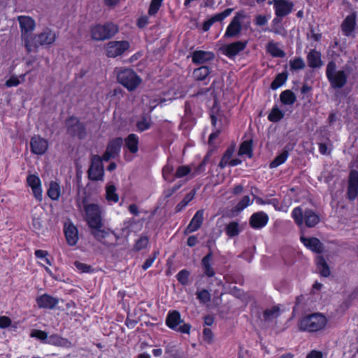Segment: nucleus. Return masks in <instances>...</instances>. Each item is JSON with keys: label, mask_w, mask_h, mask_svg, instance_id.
Listing matches in <instances>:
<instances>
[{"label": "nucleus", "mask_w": 358, "mask_h": 358, "mask_svg": "<svg viewBox=\"0 0 358 358\" xmlns=\"http://www.w3.org/2000/svg\"><path fill=\"white\" fill-rule=\"evenodd\" d=\"M328 320L322 313H314L301 318L299 322V328L301 331L317 332L324 329Z\"/></svg>", "instance_id": "nucleus-1"}, {"label": "nucleus", "mask_w": 358, "mask_h": 358, "mask_svg": "<svg viewBox=\"0 0 358 358\" xmlns=\"http://www.w3.org/2000/svg\"><path fill=\"white\" fill-rule=\"evenodd\" d=\"M292 217L299 227H313L320 222L319 216L310 209H303L301 206L296 207L292 212Z\"/></svg>", "instance_id": "nucleus-2"}, {"label": "nucleus", "mask_w": 358, "mask_h": 358, "mask_svg": "<svg viewBox=\"0 0 358 358\" xmlns=\"http://www.w3.org/2000/svg\"><path fill=\"white\" fill-rule=\"evenodd\" d=\"M57 38L56 33L47 28L38 34H35L29 41L31 46H26L27 52L36 50L41 45H50L55 43Z\"/></svg>", "instance_id": "nucleus-3"}, {"label": "nucleus", "mask_w": 358, "mask_h": 358, "mask_svg": "<svg viewBox=\"0 0 358 358\" xmlns=\"http://www.w3.org/2000/svg\"><path fill=\"white\" fill-rule=\"evenodd\" d=\"M112 152L108 147L106 153L103 155V158L94 155L91 159V166L88 171L89 178L91 180H102L103 176V167L102 161H108L111 157Z\"/></svg>", "instance_id": "nucleus-4"}, {"label": "nucleus", "mask_w": 358, "mask_h": 358, "mask_svg": "<svg viewBox=\"0 0 358 358\" xmlns=\"http://www.w3.org/2000/svg\"><path fill=\"white\" fill-rule=\"evenodd\" d=\"M327 78L334 88H341L347 82V73L345 70H336V65L330 62L326 71Z\"/></svg>", "instance_id": "nucleus-5"}, {"label": "nucleus", "mask_w": 358, "mask_h": 358, "mask_svg": "<svg viewBox=\"0 0 358 358\" xmlns=\"http://www.w3.org/2000/svg\"><path fill=\"white\" fill-rule=\"evenodd\" d=\"M20 24L21 38L24 43V47L31 46L29 41L34 36L32 31L35 29L36 22L34 20L27 15H20L17 17Z\"/></svg>", "instance_id": "nucleus-6"}, {"label": "nucleus", "mask_w": 358, "mask_h": 358, "mask_svg": "<svg viewBox=\"0 0 358 358\" xmlns=\"http://www.w3.org/2000/svg\"><path fill=\"white\" fill-rule=\"evenodd\" d=\"M207 160L208 157H206L203 162L196 166L194 165L179 166L174 173L175 178H182L187 177V179L189 180L196 177L205 171Z\"/></svg>", "instance_id": "nucleus-7"}, {"label": "nucleus", "mask_w": 358, "mask_h": 358, "mask_svg": "<svg viewBox=\"0 0 358 358\" xmlns=\"http://www.w3.org/2000/svg\"><path fill=\"white\" fill-rule=\"evenodd\" d=\"M117 80L129 90L136 89L141 83L140 77L131 69H123L118 72Z\"/></svg>", "instance_id": "nucleus-8"}, {"label": "nucleus", "mask_w": 358, "mask_h": 358, "mask_svg": "<svg viewBox=\"0 0 358 358\" xmlns=\"http://www.w3.org/2000/svg\"><path fill=\"white\" fill-rule=\"evenodd\" d=\"M247 18V15L244 11H238L232 18L231 21L227 26L224 38L237 37L241 32L244 20Z\"/></svg>", "instance_id": "nucleus-9"}, {"label": "nucleus", "mask_w": 358, "mask_h": 358, "mask_svg": "<svg viewBox=\"0 0 358 358\" xmlns=\"http://www.w3.org/2000/svg\"><path fill=\"white\" fill-rule=\"evenodd\" d=\"M166 324L173 330L182 334H189L191 325L184 323L178 311L169 312L166 317Z\"/></svg>", "instance_id": "nucleus-10"}, {"label": "nucleus", "mask_w": 358, "mask_h": 358, "mask_svg": "<svg viewBox=\"0 0 358 358\" xmlns=\"http://www.w3.org/2000/svg\"><path fill=\"white\" fill-rule=\"evenodd\" d=\"M86 220L90 228L101 226V212L96 204H89L85 207Z\"/></svg>", "instance_id": "nucleus-11"}, {"label": "nucleus", "mask_w": 358, "mask_h": 358, "mask_svg": "<svg viewBox=\"0 0 358 358\" xmlns=\"http://www.w3.org/2000/svg\"><path fill=\"white\" fill-rule=\"evenodd\" d=\"M27 186L31 189L32 194L36 201L43 200V188L41 178L37 174L29 173L26 178Z\"/></svg>", "instance_id": "nucleus-12"}, {"label": "nucleus", "mask_w": 358, "mask_h": 358, "mask_svg": "<svg viewBox=\"0 0 358 358\" xmlns=\"http://www.w3.org/2000/svg\"><path fill=\"white\" fill-rule=\"evenodd\" d=\"M68 133L73 136L83 138L85 136V129L76 117H71L66 121Z\"/></svg>", "instance_id": "nucleus-13"}, {"label": "nucleus", "mask_w": 358, "mask_h": 358, "mask_svg": "<svg viewBox=\"0 0 358 358\" xmlns=\"http://www.w3.org/2000/svg\"><path fill=\"white\" fill-rule=\"evenodd\" d=\"M111 32V24H97L92 27L91 34L94 40L103 41L110 37Z\"/></svg>", "instance_id": "nucleus-14"}, {"label": "nucleus", "mask_w": 358, "mask_h": 358, "mask_svg": "<svg viewBox=\"0 0 358 358\" xmlns=\"http://www.w3.org/2000/svg\"><path fill=\"white\" fill-rule=\"evenodd\" d=\"M273 7L278 17H284L289 14L293 8L292 2L287 0H273Z\"/></svg>", "instance_id": "nucleus-15"}, {"label": "nucleus", "mask_w": 358, "mask_h": 358, "mask_svg": "<svg viewBox=\"0 0 358 358\" xmlns=\"http://www.w3.org/2000/svg\"><path fill=\"white\" fill-rule=\"evenodd\" d=\"M247 45V41H236L230 44L224 45L222 50L224 55L228 57L236 56L241 51L243 50Z\"/></svg>", "instance_id": "nucleus-16"}, {"label": "nucleus", "mask_w": 358, "mask_h": 358, "mask_svg": "<svg viewBox=\"0 0 358 358\" xmlns=\"http://www.w3.org/2000/svg\"><path fill=\"white\" fill-rule=\"evenodd\" d=\"M268 219V216L266 213L259 211L251 215L250 224L253 229H260L267 224Z\"/></svg>", "instance_id": "nucleus-17"}, {"label": "nucleus", "mask_w": 358, "mask_h": 358, "mask_svg": "<svg viewBox=\"0 0 358 358\" xmlns=\"http://www.w3.org/2000/svg\"><path fill=\"white\" fill-rule=\"evenodd\" d=\"M64 231L69 245H75L78 241V231L76 226L71 222L64 224Z\"/></svg>", "instance_id": "nucleus-18"}, {"label": "nucleus", "mask_w": 358, "mask_h": 358, "mask_svg": "<svg viewBox=\"0 0 358 358\" xmlns=\"http://www.w3.org/2000/svg\"><path fill=\"white\" fill-rule=\"evenodd\" d=\"M356 14L355 13L348 15L341 24L343 34L345 36H353L356 27Z\"/></svg>", "instance_id": "nucleus-19"}, {"label": "nucleus", "mask_w": 358, "mask_h": 358, "mask_svg": "<svg viewBox=\"0 0 358 358\" xmlns=\"http://www.w3.org/2000/svg\"><path fill=\"white\" fill-rule=\"evenodd\" d=\"M48 148V141L40 137L34 136L31 140V149L32 152L36 155H43Z\"/></svg>", "instance_id": "nucleus-20"}, {"label": "nucleus", "mask_w": 358, "mask_h": 358, "mask_svg": "<svg viewBox=\"0 0 358 358\" xmlns=\"http://www.w3.org/2000/svg\"><path fill=\"white\" fill-rule=\"evenodd\" d=\"M36 301L38 308L47 309H53L59 302L57 298L46 294L38 296Z\"/></svg>", "instance_id": "nucleus-21"}, {"label": "nucleus", "mask_w": 358, "mask_h": 358, "mask_svg": "<svg viewBox=\"0 0 358 358\" xmlns=\"http://www.w3.org/2000/svg\"><path fill=\"white\" fill-rule=\"evenodd\" d=\"M348 194L350 200H354L358 194V172L357 171L353 170L350 172Z\"/></svg>", "instance_id": "nucleus-22"}, {"label": "nucleus", "mask_w": 358, "mask_h": 358, "mask_svg": "<svg viewBox=\"0 0 358 358\" xmlns=\"http://www.w3.org/2000/svg\"><path fill=\"white\" fill-rule=\"evenodd\" d=\"M235 148L234 147L229 148L225 153L224 154L220 164L219 166L222 169L224 168L226 166L229 165L231 166H235L241 163V161L239 159H231L233 154L234 152Z\"/></svg>", "instance_id": "nucleus-23"}, {"label": "nucleus", "mask_w": 358, "mask_h": 358, "mask_svg": "<svg viewBox=\"0 0 358 358\" xmlns=\"http://www.w3.org/2000/svg\"><path fill=\"white\" fill-rule=\"evenodd\" d=\"M215 55L212 52L196 50L192 54V62L194 64H200L213 59Z\"/></svg>", "instance_id": "nucleus-24"}, {"label": "nucleus", "mask_w": 358, "mask_h": 358, "mask_svg": "<svg viewBox=\"0 0 358 358\" xmlns=\"http://www.w3.org/2000/svg\"><path fill=\"white\" fill-rule=\"evenodd\" d=\"M301 241L303 245L311 251L320 253L322 251V244L319 239L316 238H306L304 236L301 237Z\"/></svg>", "instance_id": "nucleus-25"}, {"label": "nucleus", "mask_w": 358, "mask_h": 358, "mask_svg": "<svg viewBox=\"0 0 358 358\" xmlns=\"http://www.w3.org/2000/svg\"><path fill=\"white\" fill-rule=\"evenodd\" d=\"M203 220V210H198L192 217L190 223L187 226L185 232L192 233L200 228Z\"/></svg>", "instance_id": "nucleus-26"}, {"label": "nucleus", "mask_w": 358, "mask_h": 358, "mask_svg": "<svg viewBox=\"0 0 358 358\" xmlns=\"http://www.w3.org/2000/svg\"><path fill=\"white\" fill-rule=\"evenodd\" d=\"M61 187L56 181H51L47 189V194L53 201H57L61 196Z\"/></svg>", "instance_id": "nucleus-27"}, {"label": "nucleus", "mask_w": 358, "mask_h": 358, "mask_svg": "<svg viewBox=\"0 0 358 358\" xmlns=\"http://www.w3.org/2000/svg\"><path fill=\"white\" fill-rule=\"evenodd\" d=\"M270 205H272L277 211L287 212L292 205V201L289 198L285 199L283 201L280 202L276 198H271Z\"/></svg>", "instance_id": "nucleus-28"}, {"label": "nucleus", "mask_w": 358, "mask_h": 358, "mask_svg": "<svg viewBox=\"0 0 358 358\" xmlns=\"http://www.w3.org/2000/svg\"><path fill=\"white\" fill-rule=\"evenodd\" d=\"M307 61L308 66L311 68H318L322 65L321 54L315 50H311L308 53Z\"/></svg>", "instance_id": "nucleus-29"}, {"label": "nucleus", "mask_w": 358, "mask_h": 358, "mask_svg": "<svg viewBox=\"0 0 358 358\" xmlns=\"http://www.w3.org/2000/svg\"><path fill=\"white\" fill-rule=\"evenodd\" d=\"M46 343L56 346H62L66 348L71 346V343L67 339L62 338L57 334H52L50 335V336H48Z\"/></svg>", "instance_id": "nucleus-30"}, {"label": "nucleus", "mask_w": 358, "mask_h": 358, "mask_svg": "<svg viewBox=\"0 0 358 358\" xmlns=\"http://www.w3.org/2000/svg\"><path fill=\"white\" fill-rule=\"evenodd\" d=\"M129 48V43L126 41L113 42V57L121 55Z\"/></svg>", "instance_id": "nucleus-31"}, {"label": "nucleus", "mask_w": 358, "mask_h": 358, "mask_svg": "<svg viewBox=\"0 0 358 358\" xmlns=\"http://www.w3.org/2000/svg\"><path fill=\"white\" fill-rule=\"evenodd\" d=\"M242 231V227L237 222H231L227 224L225 228L226 234L229 237L238 236Z\"/></svg>", "instance_id": "nucleus-32"}, {"label": "nucleus", "mask_w": 358, "mask_h": 358, "mask_svg": "<svg viewBox=\"0 0 358 358\" xmlns=\"http://www.w3.org/2000/svg\"><path fill=\"white\" fill-rule=\"evenodd\" d=\"M209 73V68L208 66H203L194 69L193 71V77L196 80L201 81L208 78Z\"/></svg>", "instance_id": "nucleus-33"}, {"label": "nucleus", "mask_w": 358, "mask_h": 358, "mask_svg": "<svg viewBox=\"0 0 358 358\" xmlns=\"http://www.w3.org/2000/svg\"><path fill=\"white\" fill-rule=\"evenodd\" d=\"M125 141L127 148L131 152L136 153L138 151V138L136 135L134 134L129 135Z\"/></svg>", "instance_id": "nucleus-34"}, {"label": "nucleus", "mask_w": 358, "mask_h": 358, "mask_svg": "<svg viewBox=\"0 0 358 358\" xmlns=\"http://www.w3.org/2000/svg\"><path fill=\"white\" fill-rule=\"evenodd\" d=\"M211 254L207 255L202 259V266L204 270V273L208 277H213L215 275L214 270L211 266Z\"/></svg>", "instance_id": "nucleus-35"}, {"label": "nucleus", "mask_w": 358, "mask_h": 358, "mask_svg": "<svg viewBox=\"0 0 358 358\" xmlns=\"http://www.w3.org/2000/svg\"><path fill=\"white\" fill-rule=\"evenodd\" d=\"M315 262L317 269L320 271V273L322 276L327 277L329 275V268L322 257L318 256L315 259Z\"/></svg>", "instance_id": "nucleus-36"}, {"label": "nucleus", "mask_w": 358, "mask_h": 358, "mask_svg": "<svg viewBox=\"0 0 358 358\" xmlns=\"http://www.w3.org/2000/svg\"><path fill=\"white\" fill-rule=\"evenodd\" d=\"M102 225L98 227H92V234L100 242L103 243H106L105 239L108 237H110V234L108 231H106L101 229Z\"/></svg>", "instance_id": "nucleus-37"}, {"label": "nucleus", "mask_w": 358, "mask_h": 358, "mask_svg": "<svg viewBox=\"0 0 358 358\" xmlns=\"http://www.w3.org/2000/svg\"><path fill=\"white\" fill-rule=\"evenodd\" d=\"M289 156V152L287 150H284L280 154H279L270 164L271 169L276 168L280 165L284 164L287 159Z\"/></svg>", "instance_id": "nucleus-38"}, {"label": "nucleus", "mask_w": 358, "mask_h": 358, "mask_svg": "<svg viewBox=\"0 0 358 358\" xmlns=\"http://www.w3.org/2000/svg\"><path fill=\"white\" fill-rule=\"evenodd\" d=\"M266 48L267 51L273 57H283L285 56L284 52L277 43L269 42Z\"/></svg>", "instance_id": "nucleus-39"}, {"label": "nucleus", "mask_w": 358, "mask_h": 358, "mask_svg": "<svg viewBox=\"0 0 358 358\" xmlns=\"http://www.w3.org/2000/svg\"><path fill=\"white\" fill-rule=\"evenodd\" d=\"M149 243V238L147 236H141L136 241L133 247L134 251H140L145 249Z\"/></svg>", "instance_id": "nucleus-40"}, {"label": "nucleus", "mask_w": 358, "mask_h": 358, "mask_svg": "<svg viewBox=\"0 0 358 358\" xmlns=\"http://www.w3.org/2000/svg\"><path fill=\"white\" fill-rule=\"evenodd\" d=\"M174 167L173 166L170 164L169 162L164 167L162 173L163 177L164 180H166L168 182H173L174 180L175 176H174Z\"/></svg>", "instance_id": "nucleus-41"}, {"label": "nucleus", "mask_w": 358, "mask_h": 358, "mask_svg": "<svg viewBox=\"0 0 358 358\" xmlns=\"http://www.w3.org/2000/svg\"><path fill=\"white\" fill-rule=\"evenodd\" d=\"M280 100L284 104L292 105L295 102L296 96L290 90H285L281 93Z\"/></svg>", "instance_id": "nucleus-42"}, {"label": "nucleus", "mask_w": 358, "mask_h": 358, "mask_svg": "<svg viewBox=\"0 0 358 358\" xmlns=\"http://www.w3.org/2000/svg\"><path fill=\"white\" fill-rule=\"evenodd\" d=\"M252 153V143L249 141H245L242 143L238 150V155H245L248 157H251Z\"/></svg>", "instance_id": "nucleus-43"}, {"label": "nucleus", "mask_w": 358, "mask_h": 358, "mask_svg": "<svg viewBox=\"0 0 358 358\" xmlns=\"http://www.w3.org/2000/svg\"><path fill=\"white\" fill-rule=\"evenodd\" d=\"M195 194L196 191L194 189L192 190L189 193H188L182 200V201L177 205L176 210H182L194 199Z\"/></svg>", "instance_id": "nucleus-44"}, {"label": "nucleus", "mask_w": 358, "mask_h": 358, "mask_svg": "<svg viewBox=\"0 0 358 358\" xmlns=\"http://www.w3.org/2000/svg\"><path fill=\"white\" fill-rule=\"evenodd\" d=\"M284 116L283 113L277 107H273L268 116L271 122H276L280 121Z\"/></svg>", "instance_id": "nucleus-45"}, {"label": "nucleus", "mask_w": 358, "mask_h": 358, "mask_svg": "<svg viewBox=\"0 0 358 358\" xmlns=\"http://www.w3.org/2000/svg\"><path fill=\"white\" fill-rule=\"evenodd\" d=\"M233 11V8H227L223 12L217 13L212 16L210 20L212 21L213 24L216 22H221L224 20L226 17L229 16Z\"/></svg>", "instance_id": "nucleus-46"}, {"label": "nucleus", "mask_w": 358, "mask_h": 358, "mask_svg": "<svg viewBox=\"0 0 358 358\" xmlns=\"http://www.w3.org/2000/svg\"><path fill=\"white\" fill-rule=\"evenodd\" d=\"M289 66L292 71L301 70L305 67V62L300 57L294 58L289 61Z\"/></svg>", "instance_id": "nucleus-47"}, {"label": "nucleus", "mask_w": 358, "mask_h": 358, "mask_svg": "<svg viewBox=\"0 0 358 358\" xmlns=\"http://www.w3.org/2000/svg\"><path fill=\"white\" fill-rule=\"evenodd\" d=\"M37 259H39L43 262L48 266L52 265L51 260L48 258V252L46 250H36L34 252Z\"/></svg>", "instance_id": "nucleus-48"}, {"label": "nucleus", "mask_w": 358, "mask_h": 358, "mask_svg": "<svg viewBox=\"0 0 358 358\" xmlns=\"http://www.w3.org/2000/svg\"><path fill=\"white\" fill-rule=\"evenodd\" d=\"M196 294L201 303H206L210 301V294L207 289L197 290Z\"/></svg>", "instance_id": "nucleus-49"}, {"label": "nucleus", "mask_w": 358, "mask_h": 358, "mask_svg": "<svg viewBox=\"0 0 358 358\" xmlns=\"http://www.w3.org/2000/svg\"><path fill=\"white\" fill-rule=\"evenodd\" d=\"M25 74L21 75L20 77L13 76L6 82L8 87L17 86L22 81L24 80Z\"/></svg>", "instance_id": "nucleus-50"}, {"label": "nucleus", "mask_w": 358, "mask_h": 358, "mask_svg": "<svg viewBox=\"0 0 358 358\" xmlns=\"http://www.w3.org/2000/svg\"><path fill=\"white\" fill-rule=\"evenodd\" d=\"M287 76L284 73H280L277 76L275 80L271 83V88L276 90L281 87L286 81Z\"/></svg>", "instance_id": "nucleus-51"}, {"label": "nucleus", "mask_w": 358, "mask_h": 358, "mask_svg": "<svg viewBox=\"0 0 358 358\" xmlns=\"http://www.w3.org/2000/svg\"><path fill=\"white\" fill-rule=\"evenodd\" d=\"M252 203V201L250 199L249 196H245L242 198V199L238 202L237 206H236V211H241L250 205Z\"/></svg>", "instance_id": "nucleus-52"}, {"label": "nucleus", "mask_w": 358, "mask_h": 358, "mask_svg": "<svg viewBox=\"0 0 358 358\" xmlns=\"http://www.w3.org/2000/svg\"><path fill=\"white\" fill-rule=\"evenodd\" d=\"M203 341L207 344L213 343L214 335L212 330L209 328H204L203 330Z\"/></svg>", "instance_id": "nucleus-53"}, {"label": "nucleus", "mask_w": 358, "mask_h": 358, "mask_svg": "<svg viewBox=\"0 0 358 358\" xmlns=\"http://www.w3.org/2000/svg\"><path fill=\"white\" fill-rule=\"evenodd\" d=\"M162 1L163 0H152L148 10L149 15H155L158 12Z\"/></svg>", "instance_id": "nucleus-54"}, {"label": "nucleus", "mask_w": 358, "mask_h": 358, "mask_svg": "<svg viewBox=\"0 0 358 358\" xmlns=\"http://www.w3.org/2000/svg\"><path fill=\"white\" fill-rule=\"evenodd\" d=\"M31 336L33 338H36L37 339L41 341L44 343H46V341L48 340L47 333L41 330L32 331L31 333Z\"/></svg>", "instance_id": "nucleus-55"}, {"label": "nucleus", "mask_w": 358, "mask_h": 358, "mask_svg": "<svg viewBox=\"0 0 358 358\" xmlns=\"http://www.w3.org/2000/svg\"><path fill=\"white\" fill-rule=\"evenodd\" d=\"M74 265L76 270L80 273H90L92 271V269L90 266L83 262L76 261L74 262Z\"/></svg>", "instance_id": "nucleus-56"}, {"label": "nucleus", "mask_w": 358, "mask_h": 358, "mask_svg": "<svg viewBox=\"0 0 358 358\" xmlns=\"http://www.w3.org/2000/svg\"><path fill=\"white\" fill-rule=\"evenodd\" d=\"M151 125L150 118L148 117H143L141 120L138 122L137 127L140 131H145L150 128Z\"/></svg>", "instance_id": "nucleus-57"}, {"label": "nucleus", "mask_w": 358, "mask_h": 358, "mask_svg": "<svg viewBox=\"0 0 358 358\" xmlns=\"http://www.w3.org/2000/svg\"><path fill=\"white\" fill-rule=\"evenodd\" d=\"M189 273L186 270H182L177 274V279L182 285H187Z\"/></svg>", "instance_id": "nucleus-58"}, {"label": "nucleus", "mask_w": 358, "mask_h": 358, "mask_svg": "<svg viewBox=\"0 0 358 358\" xmlns=\"http://www.w3.org/2000/svg\"><path fill=\"white\" fill-rule=\"evenodd\" d=\"M279 315V308L273 307L271 309H268L264 312V317L266 320H271L274 317H278Z\"/></svg>", "instance_id": "nucleus-59"}, {"label": "nucleus", "mask_w": 358, "mask_h": 358, "mask_svg": "<svg viewBox=\"0 0 358 358\" xmlns=\"http://www.w3.org/2000/svg\"><path fill=\"white\" fill-rule=\"evenodd\" d=\"M270 17V15H258L255 19V23L257 26H264L267 24Z\"/></svg>", "instance_id": "nucleus-60"}, {"label": "nucleus", "mask_w": 358, "mask_h": 358, "mask_svg": "<svg viewBox=\"0 0 358 358\" xmlns=\"http://www.w3.org/2000/svg\"><path fill=\"white\" fill-rule=\"evenodd\" d=\"M11 324V320L6 316L0 317V328H6Z\"/></svg>", "instance_id": "nucleus-61"}, {"label": "nucleus", "mask_w": 358, "mask_h": 358, "mask_svg": "<svg viewBox=\"0 0 358 358\" xmlns=\"http://www.w3.org/2000/svg\"><path fill=\"white\" fill-rule=\"evenodd\" d=\"M306 358H323V353L321 351L313 350L308 353Z\"/></svg>", "instance_id": "nucleus-62"}, {"label": "nucleus", "mask_w": 358, "mask_h": 358, "mask_svg": "<svg viewBox=\"0 0 358 358\" xmlns=\"http://www.w3.org/2000/svg\"><path fill=\"white\" fill-rule=\"evenodd\" d=\"M270 197H266L265 199L263 198H257L256 199V202L259 205H270Z\"/></svg>", "instance_id": "nucleus-63"}, {"label": "nucleus", "mask_w": 358, "mask_h": 358, "mask_svg": "<svg viewBox=\"0 0 358 358\" xmlns=\"http://www.w3.org/2000/svg\"><path fill=\"white\" fill-rule=\"evenodd\" d=\"M155 261V257L153 258H149L148 259L145 260V262H144V264H143V270H147L148 268H150L153 262Z\"/></svg>", "instance_id": "nucleus-64"}]
</instances>
